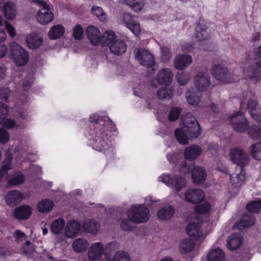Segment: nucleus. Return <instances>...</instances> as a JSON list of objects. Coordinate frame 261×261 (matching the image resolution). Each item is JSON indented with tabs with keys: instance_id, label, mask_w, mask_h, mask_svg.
<instances>
[{
	"instance_id": "f257e3e1",
	"label": "nucleus",
	"mask_w": 261,
	"mask_h": 261,
	"mask_svg": "<svg viewBox=\"0 0 261 261\" xmlns=\"http://www.w3.org/2000/svg\"><path fill=\"white\" fill-rule=\"evenodd\" d=\"M182 127L174 131L175 136L180 144H187L189 140L197 138L200 134V126L195 118L190 113L181 117Z\"/></svg>"
},
{
	"instance_id": "f03ea898",
	"label": "nucleus",
	"mask_w": 261,
	"mask_h": 261,
	"mask_svg": "<svg viewBox=\"0 0 261 261\" xmlns=\"http://www.w3.org/2000/svg\"><path fill=\"white\" fill-rule=\"evenodd\" d=\"M109 124V127H107V130L106 129V127L102 128L96 127L95 130V137L96 138L95 143L93 145L94 148L99 151H104L107 153L108 150L113 151V149L109 144V141L108 139L110 138V135L108 133V128H111L113 130H115V127L112 124L111 121H108L107 122V125ZM111 130H109L111 132Z\"/></svg>"
},
{
	"instance_id": "7ed1b4c3",
	"label": "nucleus",
	"mask_w": 261,
	"mask_h": 261,
	"mask_svg": "<svg viewBox=\"0 0 261 261\" xmlns=\"http://www.w3.org/2000/svg\"><path fill=\"white\" fill-rule=\"evenodd\" d=\"M241 109L242 111L247 109L253 119L261 122V107L257 97L251 92H247L244 95L241 102Z\"/></svg>"
},
{
	"instance_id": "20e7f679",
	"label": "nucleus",
	"mask_w": 261,
	"mask_h": 261,
	"mask_svg": "<svg viewBox=\"0 0 261 261\" xmlns=\"http://www.w3.org/2000/svg\"><path fill=\"white\" fill-rule=\"evenodd\" d=\"M9 58L18 66L25 65L29 61V55L27 51L15 42L10 44Z\"/></svg>"
},
{
	"instance_id": "39448f33",
	"label": "nucleus",
	"mask_w": 261,
	"mask_h": 261,
	"mask_svg": "<svg viewBox=\"0 0 261 261\" xmlns=\"http://www.w3.org/2000/svg\"><path fill=\"white\" fill-rule=\"evenodd\" d=\"M127 217L134 223L146 222L149 218V210L144 205H134L126 213Z\"/></svg>"
},
{
	"instance_id": "423d86ee",
	"label": "nucleus",
	"mask_w": 261,
	"mask_h": 261,
	"mask_svg": "<svg viewBox=\"0 0 261 261\" xmlns=\"http://www.w3.org/2000/svg\"><path fill=\"white\" fill-rule=\"evenodd\" d=\"M159 179L160 181L171 187L175 193H178L187 185L186 179L178 175L163 174Z\"/></svg>"
},
{
	"instance_id": "0eeeda50",
	"label": "nucleus",
	"mask_w": 261,
	"mask_h": 261,
	"mask_svg": "<svg viewBox=\"0 0 261 261\" xmlns=\"http://www.w3.org/2000/svg\"><path fill=\"white\" fill-rule=\"evenodd\" d=\"M32 2L38 5L40 8L36 15V19L40 23L46 24L53 20L54 14L45 2L40 0H32Z\"/></svg>"
},
{
	"instance_id": "6e6552de",
	"label": "nucleus",
	"mask_w": 261,
	"mask_h": 261,
	"mask_svg": "<svg viewBox=\"0 0 261 261\" xmlns=\"http://www.w3.org/2000/svg\"><path fill=\"white\" fill-rule=\"evenodd\" d=\"M256 64L250 65L243 70L244 74L254 80L261 79V45L259 46L255 54Z\"/></svg>"
},
{
	"instance_id": "1a4fd4ad",
	"label": "nucleus",
	"mask_w": 261,
	"mask_h": 261,
	"mask_svg": "<svg viewBox=\"0 0 261 261\" xmlns=\"http://www.w3.org/2000/svg\"><path fill=\"white\" fill-rule=\"evenodd\" d=\"M134 53L136 59L142 66L146 67H151L155 63L154 59L152 55L144 48H135Z\"/></svg>"
},
{
	"instance_id": "9d476101",
	"label": "nucleus",
	"mask_w": 261,
	"mask_h": 261,
	"mask_svg": "<svg viewBox=\"0 0 261 261\" xmlns=\"http://www.w3.org/2000/svg\"><path fill=\"white\" fill-rule=\"evenodd\" d=\"M229 156L231 161L243 168L250 162V158L247 152L242 149L234 148L229 152Z\"/></svg>"
},
{
	"instance_id": "9b49d317",
	"label": "nucleus",
	"mask_w": 261,
	"mask_h": 261,
	"mask_svg": "<svg viewBox=\"0 0 261 261\" xmlns=\"http://www.w3.org/2000/svg\"><path fill=\"white\" fill-rule=\"evenodd\" d=\"M105 245L100 242L92 243L87 252V257L91 261H101L103 255L105 256Z\"/></svg>"
},
{
	"instance_id": "f8f14e48",
	"label": "nucleus",
	"mask_w": 261,
	"mask_h": 261,
	"mask_svg": "<svg viewBox=\"0 0 261 261\" xmlns=\"http://www.w3.org/2000/svg\"><path fill=\"white\" fill-rule=\"evenodd\" d=\"M211 73L214 77L219 81L228 83L231 81L230 73L224 65L215 64L211 68Z\"/></svg>"
},
{
	"instance_id": "ddd939ff",
	"label": "nucleus",
	"mask_w": 261,
	"mask_h": 261,
	"mask_svg": "<svg viewBox=\"0 0 261 261\" xmlns=\"http://www.w3.org/2000/svg\"><path fill=\"white\" fill-rule=\"evenodd\" d=\"M27 113L24 112L20 113L16 117V122L13 119L6 118L3 117L0 119V124L8 129L11 128L14 126L16 128L23 126L27 122Z\"/></svg>"
},
{
	"instance_id": "4468645a",
	"label": "nucleus",
	"mask_w": 261,
	"mask_h": 261,
	"mask_svg": "<svg viewBox=\"0 0 261 261\" xmlns=\"http://www.w3.org/2000/svg\"><path fill=\"white\" fill-rule=\"evenodd\" d=\"M230 123L233 129L237 132H244L248 127V122L243 112H239L232 115L229 119Z\"/></svg>"
},
{
	"instance_id": "2eb2a0df",
	"label": "nucleus",
	"mask_w": 261,
	"mask_h": 261,
	"mask_svg": "<svg viewBox=\"0 0 261 261\" xmlns=\"http://www.w3.org/2000/svg\"><path fill=\"white\" fill-rule=\"evenodd\" d=\"M194 84L199 92L206 90L210 85V77L205 71H199L194 77Z\"/></svg>"
},
{
	"instance_id": "dca6fc26",
	"label": "nucleus",
	"mask_w": 261,
	"mask_h": 261,
	"mask_svg": "<svg viewBox=\"0 0 261 261\" xmlns=\"http://www.w3.org/2000/svg\"><path fill=\"white\" fill-rule=\"evenodd\" d=\"M203 191L198 188H189L184 194V199L189 202L197 203L201 202L204 198Z\"/></svg>"
},
{
	"instance_id": "f3484780",
	"label": "nucleus",
	"mask_w": 261,
	"mask_h": 261,
	"mask_svg": "<svg viewBox=\"0 0 261 261\" xmlns=\"http://www.w3.org/2000/svg\"><path fill=\"white\" fill-rule=\"evenodd\" d=\"M187 233L197 241H202L205 238L199 223H190L186 228Z\"/></svg>"
},
{
	"instance_id": "a211bd4d",
	"label": "nucleus",
	"mask_w": 261,
	"mask_h": 261,
	"mask_svg": "<svg viewBox=\"0 0 261 261\" xmlns=\"http://www.w3.org/2000/svg\"><path fill=\"white\" fill-rule=\"evenodd\" d=\"M81 229V224L75 220H70L65 224L64 234V236L70 239L76 237Z\"/></svg>"
},
{
	"instance_id": "6ab92c4d",
	"label": "nucleus",
	"mask_w": 261,
	"mask_h": 261,
	"mask_svg": "<svg viewBox=\"0 0 261 261\" xmlns=\"http://www.w3.org/2000/svg\"><path fill=\"white\" fill-rule=\"evenodd\" d=\"M195 36L199 41H205L210 37L207 23L204 21H199L195 27Z\"/></svg>"
},
{
	"instance_id": "aec40b11",
	"label": "nucleus",
	"mask_w": 261,
	"mask_h": 261,
	"mask_svg": "<svg viewBox=\"0 0 261 261\" xmlns=\"http://www.w3.org/2000/svg\"><path fill=\"white\" fill-rule=\"evenodd\" d=\"M173 73L170 69L163 68L161 69L156 74V81L159 85L167 86L172 81Z\"/></svg>"
},
{
	"instance_id": "412c9836",
	"label": "nucleus",
	"mask_w": 261,
	"mask_h": 261,
	"mask_svg": "<svg viewBox=\"0 0 261 261\" xmlns=\"http://www.w3.org/2000/svg\"><path fill=\"white\" fill-rule=\"evenodd\" d=\"M123 20L126 27L136 36H139L140 34L141 29L140 25L136 20L135 17H133L129 13H125L123 15Z\"/></svg>"
},
{
	"instance_id": "4be33fe9",
	"label": "nucleus",
	"mask_w": 261,
	"mask_h": 261,
	"mask_svg": "<svg viewBox=\"0 0 261 261\" xmlns=\"http://www.w3.org/2000/svg\"><path fill=\"white\" fill-rule=\"evenodd\" d=\"M192 61V58L189 55H178L174 59V65L176 69L182 70L189 66Z\"/></svg>"
},
{
	"instance_id": "5701e85b",
	"label": "nucleus",
	"mask_w": 261,
	"mask_h": 261,
	"mask_svg": "<svg viewBox=\"0 0 261 261\" xmlns=\"http://www.w3.org/2000/svg\"><path fill=\"white\" fill-rule=\"evenodd\" d=\"M245 179V172L243 168L237 167L235 173L230 175V181L234 187H240L244 183Z\"/></svg>"
},
{
	"instance_id": "b1692460",
	"label": "nucleus",
	"mask_w": 261,
	"mask_h": 261,
	"mask_svg": "<svg viewBox=\"0 0 261 261\" xmlns=\"http://www.w3.org/2000/svg\"><path fill=\"white\" fill-rule=\"evenodd\" d=\"M207 173L202 167H195L192 170V178L195 185L203 184L206 180Z\"/></svg>"
},
{
	"instance_id": "393cba45",
	"label": "nucleus",
	"mask_w": 261,
	"mask_h": 261,
	"mask_svg": "<svg viewBox=\"0 0 261 261\" xmlns=\"http://www.w3.org/2000/svg\"><path fill=\"white\" fill-rule=\"evenodd\" d=\"M33 208L28 205H23L17 207L14 211V215L19 220L28 219L32 215Z\"/></svg>"
},
{
	"instance_id": "a878e982",
	"label": "nucleus",
	"mask_w": 261,
	"mask_h": 261,
	"mask_svg": "<svg viewBox=\"0 0 261 261\" xmlns=\"http://www.w3.org/2000/svg\"><path fill=\"white\" fill-rule=\"evenodd\" d=\"M202 153V148L198 145H192L187 147L184 151V155L188 160H194Z\"/></svg>"
},
{
	"instance_id": "bb28decb",
	"label": "nucleus",
	"mask_w": 261,
	"mask_h": 261,
	"mask_svg": "<svg viewBox=\"0 0 261 261\" xmlns=\"http://www.w3.org/2000/svg\"><path fill=\"white\" fill-rule=\"evenodd\" d=\"M3 12L7 19H14L17 15L16 7L15 4L11 1L5 3L3 7Z\"/></svg>"
},
{
	"instance_id": "cd10ccee",
	"label": "nucleus",
	"mask_w": 261,
	"mask_h": 261,
	"mask_svg": "<svg viewBox=\"0 0 261 261\" xmlns=\"http://www.w3.org/2000/svg\"><path fill=\"white\" fill-rule=\"evenodd\" d=\"M27 46L31 49L39 48L43 42V38L36 33L29 34L25 40Z\"/></svg>"
},
{
	"instance_id": "c85d7f7f",
	"label": "nucleus",
	"mask_w": 261,
	"mask_h": 261,
	"mask_svg": "<svg viewBox=\"0 0 261 261\" xmlns=\"http://www.w3.org/2000/svg\"><path fill=\"white\" fill-rule=\"evenodd\" d=\"M242 237L240 233L231 234L228 238L227 247L229 250H234L241 246L242 242Z\"/></svg>"
},
{
	"instance_id": "c756f323",
	"label": "nucleus",
	"mask_w": 261,
	"mask_h": 261,
	"mask_svg": "<svg viewBox=\"0 0 261 261\" xmlns=\"http://www.w3.org/2000/svg\"><path fill=\"white\" fill-rule=\"evenodd\" d=\"M23 199L22 194L19 191H10L6 196V202L10 206H14L20 203Z\"/></svg>"
},
{
	"instance_id": "7c9ffc66",
	"label": "nucleus",
	"mask_w": 261,
	"mask_h": 261,
	"mask_svg": "<svg viewBox=\"0 0 261 261\" xmlns=\"http://www.w3.org/2000/svg\"><path fill=\"white\" fill-rule=\"evenodd\" d=\"M225 255L220 248H215L210 250L206 255V261H225Z\"/></svg>"
},
{
	"instance_id": "2f4dec72",
	"label": "nucleus",
	"mask_w": 261,
	"mask_h": 261,
	"mask_svg": "<svg viewBox=\"0 0 261 261\" xmlns=\"http://www.w3.org/2000/svg\"><path fill=\"white\" fill-rule=\"evenodd\" d=\"M126 48V43L120 39H116L110 45V50L111 53L117 56L123 54Z\"/></svg>"
},
{
	"instance_id": "473e14b6",
	"label": "nucleus",
	"mask_w": 261,
	"mask_h": 261,
	"mask_svg": "<svg viewBox=\"0 0 261 261\" xmlns=\"http://www.w3.org/2000/svg\"><path fill=\"white\" fill-rule=\"evenodd\" d=\"M87 36L91 43L97 45L99 44L100 39V32L99 30L94 26H89L86 30Z\"/></svg>"
},
{
	"instance_id": "72a5a7b5",
	"label": "nucleus",
	"mask_w": 261,
	"mask_h": 261,
	"mask_svg": "<svg viewBox=\"0 0 261 261\" xmlns=\"http://www.w3.org/2000/svg\"><path fill=\"white\" fill-rule=\"evenodd\" d=\"M65 31V28L62 25H54L48 31V37L51 40H56L63 36Z\"/></svg>"
},
{
	"instance_id": "f704fd0d",
	"label": "nucleus",
	"mask_w": 261,
	"mask_h": 261,
	"mask_svg": "<svg viewBox=\"0 0 261 261\" xmlns=\"http://www.w3.org/2000/svg\"><path fill=\"white\" fill-rule=\"evenodd\" d=\"M174 213V207L172 205H165L160 209L156 213L158 218L160 219L165 220L172 218Z\"/></svg>"
},
{
	"instance_id": "c9c22d12",
	"label": "nucleus",
	"mask_w": 261,
	"mask_h": 261,
	"mask_svg": "<svg viewBox=\"0 0 261 261\" xmlns=\"http://www.w3.org/2000/svg\"><path fill=\"white\" fill-rule=\"evenodd\" d=\"M130 257L128 253L124 251L116 252L112 259L108 255L105 254V257L101 261H129Z\"/></svg>"
},
{
	"instance_id": "e433bc0d",
	"label": "nucleus",
	"mask_w": 261,
	"mask_h": 261,
	"mask_svg": "<svg viewBox=\"0 0 261 261\" xmlns=\"http://www.w3.org/2000/svg\"><path fill=\"white\" fill-rule=\"evenodd\" d=\"M83 227L85 231L92 234H96L98 231L99 224L93 219H87L83 223Z\"/></svg>"
},
{
	"instance_id": "4c0bfd02",
	"label": "nucleus",
	"mask_w": 261,
	"mask_h": 261,
	"mask_svg": "<svg viewBox=\"0 0 261 261\" xmlns=\"http://www.w3.org/2000/svg\"><path fill=\"white\" fill-rule=\"evenodd\" d=\"M88 246V241L86 239L82 238L74 240L72 244V249L76 253L84 252Z\"/></svg>"
},
{
	"instance_id": "58836bf2",
	"label": "nucleus",
	"mask_w": 261,
	"mask_h": 261,
	"mask_svg": "<svg viewBox=\"0 0 261 261\" xmlns=\"http://www.w3.org/2000/svg\"><path fill=\"white\" fill-rule=\"evenodd\" d=\"M65 221L64 219L59 218L54 220L50 225V230L55 234H59L64 231Z\"/></svg>"
},
{
	"instance_id": "ea45409f",
	"label": "nucleus",
	"mask_w": 261,
	"mask_h": 261,
	"mask_svg": "<svg viewBox=\"0 0 261 261\" xmlns=\"http://www.w3.org/2000/svg\"><path fill=\"white\" fill-rule=\"evenodd\" d=\"M248 151L251 156L255 160L261 161V142L254 143L250 145Z\"/></svg>"
},
{
	"instance_id": "a19ab883",
	"label": "nucleus",
	"mask_w": 261,
	"mask_h": 261,
	"mask_svg": "<svg viewBox=\"0 0 261 261\" xmlns=\"http://www.w3.org/2000/svg\"><path fill=\"white\" fill-rule=\"evenodd\" d=\"M255 220L254 217L250 213L244 214L240 221L238 223L239 229L241 227H250L254 223Z\"/></svg>"
},
{
	"instance_id": "79ce46f5",
	"label": "nucleus",
	"mask_w": 261,
	"mask_h": 261,
	"mask_svg": "<svg viewBox=\"0 0 261 261\" xmlns=\"http://www.w3.org/2000/svg\"><path fill=\"white\" fill-rule=\"evenodd\" d=\"M116 37L115 33L112 31H107L100 37V41L103 46L111 44Z\"/></svg>"
},
{
	"instance_id": "37998d69",
	"label": "nucleus",
	"mask_w": 261,
	"mask_h": 261,
	"mask_svg": "<svg viewBox=\"0 0 261 261\" xmlns=\"http://www.w3.org/2000/svg\"><path fill=\"white\" fill-rule=\"evenodd\" d=\"M54 206L53 202L48 199H43L37 205V210L40 213H47L50 211Z\"/></svg>"
},
{
	"instance_id": "c03bdc74",
	"label": "nucleus",
	"mask_w": 261,
	"mask_h": 261,
	"mask_svg": "<svg viewBox=\"0 0 261 261\" xmlns=\"http://www.w3.org/2000/svg\"><path fill=\"white\" fill-rule=\"evenodd\" d=\"M195 245L193 241L189 239L183 240L179 245V249L182 253H188L191 252L194 248Z\"/></svg>"
},
{
	"instance_id": "a18cd8bd",
	"label": "nucleus",
	"mask_w": 261,
	"mask_h": 261,
	"mask_svg": "<svg viewBox=\"0 0 261 261\" xmlns=\"http://www.w3.org/2000/svg\"><path fill=\"white\" fill-rule=\"evenodd\" d=\"M12 156L8 155L3 163V165L0 169V180L5 178L8 171L11 168Z\"/></svg>"
},
{
	"instance_id": "49530a36",
	"label": "nucleus",
	"mask_w": 261,
	"mask_h": 261,
	"mask_svg": "<svg viewBox=\"0 0 261 261\" xmlns=\"http://www.w3.org/2000/svg\"><path fill=\"white\" fill-rule=\"evenodd\" d=\"M91 12L100 21L105 22L107 20V15L106 13L103 12L102 8L94 6L92 7Z\"/></svg>"
},
{
	"instance_id": "de8ad7c7",
	"label": "nucleus",
	"mask_w": 261,
	"mask_h": 261,
	"mask_svg": "<svg viewBox=\"0 0 261 261\" xmlns=\"http://www.w3.org/2000/svg\"><path fill=\"white\" fill-rule=\"evenodd\" d=\"M186 96L187 102L191 105L196 106L200 100L199 93L196 94L195 92L189 90L186 92Z\"/></svg>"
},
{
	"instance_id": "09e8293b",
	"label": "nucleus",
	"mask_w": 261,
	"mask_h": 261,
	"mask_svg": "<svg viewBox=\"0 0 261 261\" xmlns=\"http://www.w3.org/2000/svg\"><path fill=\"white\" fill-rule=\"evenodd\" d=\"M158 96L160 99H171L173 96V90L171 88L160 89L157 93Z\"/></svg>"
},
{
	"instance_id": "8fccbe9b",
	"label": "nucleus",
	"mask_w": 261,
	"mask_h": 261,
	"mask_svg": "<svg viewBox=\"0 0 261 261\" xmlns=\"http://www.w3.org/2000/svg\"><path fill=\"white\" fill-rule=\"evenodd\" d=\"M175 78L179 85L184 86L189 82L190 79V74L187 72H180L176 74Z\"/></svg>"
},
{
	"instance_id": "3c124183",
	"label": "nucleus",
	"mask_w": 261,
	"mask_h": 261,
	"mask_svg": "<svg viewBox=\"0 0 261 261\" xmlns=\"http://www.w3.org/2000/svg\"><path fill=\"white\" fill-rule=\"evenodd\" d=\"M125 3L135 11H140L144 6L142 0H125Z\"/></svg>"
},
{
	"instance_id": "603ef678",
	"label": "nucleus",
	"mask_w": 261,
	"mask_h": 261,
	"mask_svg": "<svg viewBox=\"0 0 261 261\" xmlns=\"http://www.w3.org/2000/svg\"><path fill=\"white\" fill-rule=\"evenodd\" d=\"M249 213H257L261 212V200L252 201L246 206Z\"/></svg>"
},
{
	"instance_id": "864d4df0",
	"label": "nucleus",
	"mask_w": 261,
	"mask_h": 261,
	"mask_svg": "<svg viewBox=\"0 0 261 261\" xmlns=\"http://www.w3.org/2000/svg\"><path fill=\"white\" fill-rule=\"evenodd\" d=\"M24 180L23 175L20 173H17L11 179L9 180L8 184L12 186H17L22 184Z\"/></svg>"
},
{
	"instance_id": "5fc2aeb1",
	"label": "nucleus",
	"mask_w": 261,
	"mask_h": 261,
	"mask_svg": "<svg viewBox=\"0 0 261 261\" xmlns=\"http://www.w3.org/2000/svg\"><path fill=\"white\" fill-rule=\"evenodd\" d=\"M134 221L127 217V219H125L121 221L120 226L124 231H130L134 228Z\"/></svg>"
},
{
	"instance_id": "6e6d98bb",
	"label": "nucleus",
	"mask_w": 261,
	"mask_h": 261,
	"mask_svg": "<svg viewBox=\"0 0 261 261\" xmlns=\"http://www.w3.org/2000/svg\"><path fill=\"white\" fill-rule=\"evenodd\" d=\"M73 36L76 40H81L84 36V30L80 24H76L73 28Z\"/></svg>"
},
{
	"instance_id": "4d7b16f0",
	"label": "nucleus",
	"mask_w": 261,
	"mask_h": 261,
	"mask_svg": "<svg viewBox=\"0 0 261 261\" xmlns=\"http://www.w3.org/2000/svg\"><path fill=\"white\" fill-rule=\"evenodd\" d=\"M161 55L163 61H168L171 57V53L168 47L163 46L161 47Z\"/></svg>"
},
{
	"instance_id": "13d9d810",
	"label": "nucleus",
	"mask_w": 261,
	"mask_h": 261,
	"mask_svg": "<svg viewBox=\"0 0 261 261\" xmlns=\"http://www.w3.org/2000/svg\"><path fill=\"white\" fill-rule=\"evenodd\" d=\"M260 133V128L256 125L252 126L248 131V135L252 139H256L258 138Z\"/></svg>"
},
{
	"instance_id": "bf43d9fd",
	"label": "nucleus",
	"mask_w": 261,
	"mask_h": 261,
	"mask_svg": "<svg viewBox=\"0 0 261 261\" xmlns=\"http://www.w3.org/2000/svg\"><path fill=\"white\" fill-rule=\"evenodd\" d=\"M181 109L179 108H173L170 112L168 119L170 121H175L179 116Z\"/></svg>"
},
{
	"instance_id": "052dcab7",
	"label": "nucleus",
	"mask_w": 261,
	"mask_h": 261,
	"mask_svg": "<svg viewBox=\"0 0 261 261\" xmlns=\"http://www.w3.org/2000/svg\"><path fill=\"white\" fill-rule=\"evenodd\" d=\"M210 210V205L206 202L198 205L196 208V211L200 214H206Z\"/></svg>"
},
{
	"instance_id": "680f3d73",
	"label": "nucleus",
	"mask_w": 261,
	"mask_h": 261,
	"mask_svg": "<svg viewBox=\"0 0 261 261\" xmlns=\"http://www.w3.org/2000/svg\"><path fill=\"white\" fill-rule=\"evenodd\" d=\"M9 133L3 128H0V143L6 144L9 140Z\"/></svg>"
},
{
	"instance_id": "e2e57ef3",
	"label": "nucleus",
	"mask_w": 261,
	"mask_h": 261,
	"mask_svg": "<svg viewBox=\"0 0 261 261\" xmlns=\"http://www.w3.org/2000/svg\"><path fill=\"white\" fill-rule=\"evenodd\" d=\"M5 25L9 35L12 38L15 37L16 35L15 28L7 21H5Z\"/></svg>"
},
{
	"instance_id": "0e129e2a",
	"label": "nucleus",
	"mask_w": 261,
	"mask_h": 261,
	"mask_svg": "<svg viewBox=\"0 0 261 261\" xmlns=\"http://www.w3.org/2000/svg\"><path fill=\"white\" fill-rule=\"evenodd\" d=\"M119 248V245L115 242H111L106 244L105 246V250L106 249L109 251H115Z\"/></svg>"
},
{
	"instance_id": "69168bd1",
	"label": "nucleus",
	"mask_w": 261,
	"mask_h": 261,
	"mask_svg": "<svg viewBox=\"0 0 261 261\" xmlns=\"http://www.w3.org/2000/svg\"><path fill=\"white\" fill-rule=\"evenodd\" d=\"M11 92L8 89H5L0 92V98L7 101L11 96Z\"/></svg>"
},
{
	"instance_id": "338daca9",
	"label": "nucleus",
	"mask_w": 261,
	"mask_h": 261,
	"mask_svg": "<svg viewBox=\"0 0 261 261\" xmlns=\"http://www.w3.org/2000/svg\"><path fill=\"white\" fill-rule=\"evenodd\" d=\"M191 167L185 161H183L180 164V172L183 174H186L190 171Z\"/></svg>"
},
{
	"instance_id": "774afa93",
	"label": "nucleus",
	"mask_w": 261,
	"mask_h": 261,
	"mask_svg": "<svg viewBox=\"0 0 261 261\" xmlns=\"http://www.w3.org/2000/svg\"><path fill=\"white\" fill-rule=\"evenodd\" d=\"M8 107L7 105L0 102V119L5 117L8 113Z\"/></svg>"
}]
</instances>
